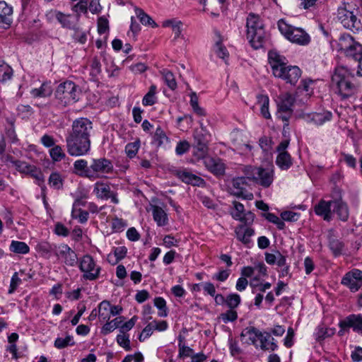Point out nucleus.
<instances>
[{"label": "nucleus", "mask_w": 362, "mask_h": 362, "mask_svg": "<svg viewBox=\"0 0 362 362\" xmlns=\"http://www.w3.org/2000/svg\"><path fill=\"white\" fill-rule=\"evenodd\" d=\"M269 64L272 74L286 83L295 85L301 76V71L296 66L287 65L286 59L276 51L268 53Z\"/></svg>", "instance_id": "1"}, {"label": "nucleus", "mask_w": 362, "mask_h": 362, "mask_svg": "<svg viewBox=\"0 0 362 362\" xmlns=\"http://www.w3.org/2000/svg\"><path fill=\"white\" fill-rule=\"evenodd\" d=\"M246 37L251 46L257 49L263 46L265 30L259 16L250 13L246 18Z\"/></svg>", "instance_id": "2"}, {"label": "nucleus", "mask_w": 362, "mask_h": 362, "mask_svg": "<svg viewBox=\"0 0 362 362\" xmlns=\"http://www.w3.org/2000/svg\"><path fill=\"white\" fill-rule=\"evenodd\" d=\"M354 75L344 66H338L332 77V86L337 89L338 93L344 98L354 94L356 86L354 83Z\"/></svg>", "instance_id": "3"}, {"label": "nucleus", "mask_w": 362, "mask_h": 362, "mask_svg": "<svg viewBox=\"0 0 362 362\" xmlns=\"http://www.w3.org/2000/svg\"><path fill=\"white\" fill-rule=\"evenodd\" d=\"M79 93L77 86L74 82L66 81L57 86L55 97L60 105L66 107L78 101Z\"/></svg>", "instance_id": "4"}, {"label": "nucleus", "mask_w": 362, "mask_h": 362, "mask_svg": "<svg viewBox=\"0 0 362 362\" xmlns=\"http://www.w3.org/2000/svg\"><path fill=\"white\" fill-rule=\"evenodd\" d=\"M338 51L346 57L358 62L362 57V45L348 34L342 35L338 42Z\"/></svg>", "instance_id": "5"}, {"label": "nucleus", "mask_w": 362, "mask_h": 362, "mask_svg": "<svg viewBox=\"0 0 362 362\" xmlns=\"http://www.w3.org/2000/svg\"><path fill=\"white\" fill-rule=\"evenodd\" d=\"M244 173L247 179L255 181L265 188L269 187L274 180L273 166L266 168L247 166L245 168Z\"/></svg>", "instance_id": "6"}, {"label": "nucleus", "mask_w": 362, "mask_h": 362, "mask_svg": "<svg viewBox=\"0 0 362 362\" xmlns=\"http://www.w3.org/2000/svg\"><path fill=\"white\" fill-rule=\"evenodd\" d=\"M279 29L289 41L300 45H306L310 41V35L302 28L288 25L284 21L278 23Z\"/></svg>", "instance_id": "7"}, {"label": "nucleus", "mask_w": 362, "mask_h": 362, "mask_svg": "<svg viewBox=\"0 0 362 362\" xmlns=\"http://www.w3.org/2000/svg\"><path fill=\"white\" fill-rule=\"evenodd\" d=\"M241 337H248L252 344L255 345L257 339L261 342V349L262 350H272L274 351L277 347L275 343L267 344V341L271 339V334L269 332L262 333L254 327H248L243 330Z\"/></svg>", "instance_id": "8"}, {"label": "nucleus", "mask_w": 362, "mask_h": 362, "mask_svg": "<svg viewBox=\"0 0 362 362\" xmlns=\"http://www.w3.org/2000/svg\"><path fill=\"white\" fill-rule=\"evenodd\" d=\"M68 153L73 156H82L90 148V140L69 134L66 139Z\"/></svg>", "instance_id": "9"}, {"label": "nucleus", "mask_w": 362, "mask_h": 362, "mask_svg": "<svg viewBox=\"0 0 362 362\" xmlns=\"http://www.w3.org/2000/svg\"><path fill=\"white\" fill-rule=\"evenodd\" d=\"M230 214L237 221L242 223L241 225L251 226L255 221V214L251 211H246L244 205L237 201L232 202V206L230 209Z\"/></svg>", "instance_id": "10"}, {"label": "nucleus", "mask_w": 362, "mask_h": 362, "mask_svg": "<svg viewBox=\"0 0 362 362\" xmlns=\"http://www.w3.org/2000/svg\"><path fill=\"white\" fill-rule=\"evenodd\" d=\"M337 19L347 29L358 30L360 27V21H358L356 16L345 6H341L338 8Z\"/></svg>", "instance_id": "11"}, {"label": "nucleus", "mask_w": 362, "mask_h": 362, "mask_svg": "<svg viewBox=\"0 0 362 362\" xmlns=\"http://www.w3.org/2000/svg\"><path fill=\"white\" fill-rule=\"evenodd\" d=\"M193 136L194 140V156L199 159L204 158L209 152V141L206 133L204 134L202 132H198V129H197L194 131Z\"/></svg>", "instance_id": "12"}, {"label": "nucleus", "mask_w": 362, "mask_h": 362, "mask_svg": "<svg viewBox=\"0 0 362 362\" xmlns=\"http://www.w3.org/2000/svg\"><path fill=\"white\" fill-rule=\"evenodd\" d=\"M341 284L352 292L357 291L362 286V271L354 269L347 272L341 279Z\"/></svg>", "instance_id": "13"}, {"label": "nucleus", "mask_w": 362, "mask_h": 362, "mask_svg": "<svg viewBox=\"0 0 362 362\" xmlns=\"http://www.w3.org/2000/svg\"><path fill=\"white\" fill-rule=\"evenodd\" d=\"M203 159L204 166L210 173L217 177L225 174L226 165L222 159L211 156H205Z\"/></svg>", "instance_id": "14"}, {"label": "nucleus", "mask_w": 362, "mask_h": 362, "mask_svg": "<svg viewBox=\"0 0 362 362\" xmlns=\"http://www.w3.org/2000/svg\"><path fill=\"white\" fill-rule=\"evenodd\" d=\"M339 325L341 329L339 332L340 335L343 334L342 330L349 328H352L354 331L362 334V315L360 314L350 315L344 320L340 321Z\"/></svg>", "instance_id": "15"}, {"label": "nucleus", "mask_w": 362, "mask_h": 362, "mask_svg": "<svg viewBox=\"0 0 362 362\" xmlns=\"http://www.w3.org/2000/svg\"><path fill=\"white\" fill-rule=\"evenodd\" d=\"M90 121L87 118H79L74 121L71 135L89 139Z\"/></svg>", "instance_id": "16"}, {"label": "nucleus", "mask_w": 362, "mask_h": 362, "mask_svg": "<svg viewBox=\"0 0 362 362\" xmlns=\"http://www.w3.org/2000/svg\"><path fill=\"white\" fill-rule=\"evenodd\" d=\"M235 231L237 238L244 244L245 247H250L252 246L251 238L254 235L255 230L250 226L240 225L236 227Z\"/></svg>", "instance_id": "17"}, {"label": "nucleus", "mask_w": 362, "mask_h": 362, "mask_svg": "<svg viewBox=\"0 0 362 362\" xmlns=\"http://www.w3.org/2000/svg\"><path fill=\"white\" fill-rule=\"evenodd\" d=\"M302 117L307 122L313 123L315 125H322L325 122L332 119V114L329 111H324L322 112L303 113L302 115Z\"/></svg>", "instance_id": "18"}, {"label": "nucleus", "mask_w": 362, "mask_h": 362, "mask_svg": "<svg viewBox=\"0 0 362 362\" xmlns=\"http://www.w3.org/2000/svg\"><path fill=\"white\" fill-rule=\"evenodd\" d=\"M13 8L6 1H0V27L8 28L12 23Z\"/></svg>", "instance_id": "19"}, {"label": "nucleus", "mask_w": 362, "mask_h": 362, "mask_svg": "<svg viewBox=\"0 0 362 362\" xmlns=\"http://www.w3.org/2000/svg\"><path fill=\"white\" fill-rule=\"evenodd\" d=\"M246 185L245 177H238L233 178L228 185V192L235 197H242L243 196Z\"/></svg>", "instance_id": "20"}, {"label": "nucleus", "mask_w": 362, "mask_h": 362, "mask_svg": "<svg viewBox=\"0 0 362 362\" xmlns=\"http://www.w3.org/2000/svg\"><path fill=\"white\" fill-rule=\"evenodd\" d=\"M153 220L158 226H165L168 224V216L165 211L160 206L151 205Z\"/></svg>", "instance_id": "21"}, {"label": "nucleus", "mask_w": 362, "mask_h": 362, "mask_svg": "<svg viewBox=\"0 0 362 362\" xmlns=\"http://www.w3.org/2000/svg\"><path fill=\"white\" fill-rule=\"evenodd\" d=\"M295 98L289 93H282L276 100L277 108L281 110H293Z\"/></svg>", "instance_id": "22"}, {"label": "nucleus", "mask_w": 362, "mask_h": 362, "mask_svg": "<svg viewBox=\"0 0 362 362\" xmlns=\"http://www.w3.org/2000/svg\"><path fill=\"white\" fill-rule=\"evenodd\" d=\"M92 170L100 173H110L113 170V165L107 159H97L93 160Z\"/></svg>", "instance_id": "23"}, {"label": "nucleus", "mask_w": 362, "mask_h": 362, "mask_svg": "<svg viewBox=\"0 0 362 362\" xmlns=\"http://www.w3.org/2000/svg\"><path fill=\"white\" fill-rule=\"evenodd\" d=\"M333 202L321 200L315 206V212L317 215L322 216L324 220L329 221L331 218V204Z\"/></svg>", "instance_id": "24"}, {"label": "nucleus", "mask_w": 362, "mask_h": 362, "mask_svg": "<svg viewBox=\"0 0 362 362\" xmlns=\"http://www.w3.org/2000/svg\"><path fill=\"white\" fill-rule=\"evenodd\" d=\"M257 104L259 106L261 115L267 119H271L269 112V98L267 95L259 94L257 95Z\"/></svg>", "instance_id": "25"}, {"label": "nucleus", "mask_w": 362, "mask_h": 362, "mask_svg": "<svg viewBox=\"0 0 362 362\" xmlns=\"http://www.w3.org/2000/svg\"><path fill=\"white\" fill-rule=\"evenodd\" d=\"M177 176L183 182L193 185H199L200 182H203V180L201 177L186 170L177 171Z\"/></svg>", "instance_id": "26"}, {"label": "nucleus", "mask_w": 362, "mask_h": 362, "mask_svg": "<svg viewBox=\"0 0 362 362\" xmlns=\"http://www.w3.org/2000/svg\"><path fill=\"white\" fill-rule=\"evenodd\" d=\"M54 17L64 28H71L74 25L76 18L71 15H66L60 11H54Z\"/></svg>", "instance_id": "27"}, {"label": "nucleus", "mask_w": 362, "mask_h": 362, "mask_svg": "<svg viewBox=\"0 0 362 362\" xmlns=\"http://www.w3.org/2000/svg\"><path fill=\"white\" fill-rule=\"evenodd\" d=\"M53 89L48 83H44L39 88H34L30 93L34 98H45L52 95Z\"/></svg>", "instance_id": "28"}, {"label": "nucleus", "mask_w": 362, "mask_h": 362, "mask_svg": "<svg viewBox=\"0 0 362 362\" xmlns=\"http://www.w3.org/2000/svg\"><path fill=\"white\" fill-rule=\"evenodd\" d=\"M266 262L269 264H277L279 267L286 265V257L281 255L279 250L275 251V254L265 253Z\"/></svg>", "instance_id": "29"}, {"label": "nucleus", "mask_w": 362, "mask_h": 362, "mask_svg": "<svg viewBox=\"0 0 362 362\" xmlns=\"http://www.w3.org/2000/svg\"><path fill=\"white\" fill-rule=\"evenodd\" d=\"M276 165L281 170H287L292 165V159L288 152H281L276 159Z\"/></svg>", "instance_id": "30"}, {"label": "nucleus", "mask_w": 362, "mask_h": 362, "mask_svg": "<svg viewBox=\"0 0 362 362\" xmlns=\"http://www.w3.org/2000/svg\"><path fill=\"white\" fill-rule=\"evenodd\" d=\"M75 173L79 176L89 177V169L88 162L83 159H80L74 162V164Z\"/></svg>", "instance_id": "31"}, {"label": "nucleus", "mask_w": 362, "mask_h": 362, "mask_svg": "<svg viewBox=\"0 0 362 362\" xmlns=\"http://www.w3.org/2000/svg\"><path fill=\"white\" fill-rule=\"evenodd\" d=\"M334 204V211L337 213L339 218L343 221H347L349 218V208L348 206L341 202H333Z\"/></svg>", "instance_id": "32"}, {"label": "nucleus", "mask_w": 362, "mask_h": 362, "mask_svg": "<svg viewBox=\"0 0 362 362\" xmlns=\"http://www.w3.org/2000/svg\"><path fill=\"white\" fill-rule=\"evenodd\" d=\"M157 87L156 85H151L148 93L144 95L142 100V104L144 106H151L156 103Z\"/></svg>", "instance_id": "33"}, {"label": "nucleus", "mask_w": 362, "mask_h": 362, "mask_svg": "<svg viewBox=\"0 0 362 362\" xmlns=\"http://www.w3.org/2000/svg\"><path fill=\"white\" fill-rule=\"evenodd\" d=\"M9 160L16 169L21 173L28 175L31 172L35 165L28 164V163L22 160H14L11 158L8 157Z\"/></svg>", "instance_id": "34"}, {"label": "nucleus", "mask_w": 362, "mask_h": 362, "mask_svg": "<svg viewBox=\"0 0 362 362\" xmlns=\"http://www.w3.org/2000/svg\"><path fill=\"white\" fill-rule=\"evenodd\" d=\"M153 142L155 143L158 146H160L169 142V138L167 136L165 132L160 126L156 128L153 135Z\"/></svg>", "instance_id": "35"}, {"label": "nucleus", "mask_w": 362, "mask_h": 362, "mask_svg": "<svg viewBox=\"0 0 362 362\" xmlns=\"http://www.w3.org/2000/svg\"><path fill=\"white\" fill-rule=\"evenodd\" d=\"M111 305L108 301L104 300L98 306V316L103 320H109L110 318Z\"/></svg>", "instance_id": "36"}, {"label": "nucleus", "mask_w": 362, "mask_h": 362, "mask_svg": "<svg viewBox=\"0 0 362 362\" xmlns=\"http://www.w3.org/2000/svg\"><path fill=\"white\" fill-rule=\"evenodd\" d=\"M94 191L96 195L101 199H108L110 194V188L108 185L97 182Z\"/></svg>", "instance_id": "37"}, {"label": "nucleus", "mask_w": 362, "mask_h": 362, "mask_svg": "<svg viewBox=\"0 0 362 362\" xmlns=\"http://www.w3.org/2000/svg\"><path fill=\"white\" fill-rule=\"evenodd\" d=\"M13 69L7 64L0 61V82L4 83L11 78Z\"/></svg>", "instance_id": "38"}, {"label": "nucleus", "mask_w": 362, "mask_h": 362, "mask_svg": "<svg viewBox=\"0 0 362 362\" xmlns=\"http://www.w3.org/2000/svg\"><path fill=\"white\" fill-rule=\"evenodd\" d=\"M137 18L139 19L140 22L144 25H148L152 28L157 27V24L155 21L142 9L136 8L135 10Z\"/></svg>", "instance_id": "39"}, {"label": "nucleus", "mask_w": 362, "mask_h": 362, "mask_svg": "<svg viewBox=\"0 0 362 362\" xmlns=\"http://www.w3.org/2000/svg\"><path fill=\"white\" fill-rule=\"evenodd\" d=\"M79 267L84 272L83 277L90 280V256L85 255L80 262Z\"/></svg>", "instance_id": "40"}, {"label": "nucleus", "mask_w": 362, "mask_h": 362, "mask_svg": "<svg viewBox=\"0 0 362 362\" xmlns=\"http://www.w3.org/2000/svg\"><path fill=\"white\" fill-rule=\"evenodd\" d=\"M90 6L89 0H81L78 3L73 6V10L77 13L78 16L82 14H88V8Z\"/></svg>", "instance_id": "41"}, {"label": "nucleus", "mask_w": 362, "mask_h": 362, "mask_svg": "<svg viewBox=\"0 0 362 362\" xmlns=\"http://www.w3.org/2000/svg\"><path fill=\"white\" fill-rule=\"evenodd\" d=\"M161 74L166 85L172 90L175 89L177 87V83L173 74L167 69L163 70Z\"/></svg>", "instance_id": "42"}, {"label": "nucleus", "mask_w": 362, "mask_h": 362, "mask_svg": "<svg viewBox=\"0 0 362 362\" xmlns=\"http://www.w3.org/2000/svg\"><path fill=\"white\" fill-rule=\"evenodd\" d=\"M293 115V110H281L277 108L276 117L284 122V127H288L289 119Z\"/></svg>", "instance_id": "43"}, {"label": "nucleus", "mask_w": 362, "mask_h": 362, "mask_svg": "<svg viewBox=\"0 0 362 362\" xmlns=\"http://www.w3.org/2000/svg\"><path fill=\"white\" fill-rule=\"evenodd\" d=\"M49 155L52 159L55 162L60 161L65 157V153L62 147L58 145L53 146L49 150Z\"/></svg>", "instance_id": "44"}, {"label": "nucleus", "mask_w": 362, "mask_h": 362, "mask_svg": "<svg viewBox=\"0 0 362 362\" xmlns=\"http://www.w3.org/2000/svg\"><path fill=\"white\" fill-rule=\"evenodd\" d=\"M263 216L268 221L274 223L279 230L284 228V222L274 214L266 213Z\"/></svg>", "instance_id": "45"}, {"label": "nucleus", "mask_w": 362, "mask_h": 362, "mask_svg": "<svg viewBox=\"0 0 362 362\" xmlns=\"http://www.w3.org/2000/svg\"><path fill=\"white\" fill-rule=\"evenodd\" d=\"M49 185L57 189L62 188V179L59 173H53L49 177Z\"/></svg>", "instance_id": "46"}, {"label": "nucleus", "mask_w": 362, "mask_h": 362, "mask_svg": "<svg viewBox=\"0 0 362 362\" xmlns=\"http://www.w3.org/2000/svg\"><path fill=\"white\" fill-rule=\"evenodd\" d=\"M240 303V297L238 294H230L226 298V304L230 309L237 308Z\"/></svg>", "instance_id": "47"}, {"label": "nucleus", "mask_w": 362, "mask_h": 362, "mask_svg": "<svg viewBox=\"0 0 362 362\" xmlns=\"http://www.w3.org/2000/svg\"><path fill=\"white\" fill-rule=\"evenodd\" d=\"M74 342L71 336H67L65 338H57L54 341V346L57 349H64L69 345H73Z\"/></svg>", "instance_id": "48"}, {"label": "nucleus", "mask_w": 362, "mask_h": 362, "mask_svg": "<svg viewBox=\"0 0 362 362\" xmlns=\"http://www.w3.org/2000/svg\"><path fill=\"white\" fill-rule=\"evenodd\" d=\"M139 148V142H132L128 144L125 147V152L130 158H134L138 153Z\"/></svg>", "instance_id": "49"}, {"label": "nucleus", "mask_w": 362, "mask_h": 362, "mask_svg": "<svg viewBox=\"0 0 362 362\" xmlns=\"http://www.w3.org/2000/svg\"><path fill=\"white\" fill-rule=\"evenodd\" d=\"M100 62L98 60L94 59L92 61V81L99 83L100 78L98 76L100 74Z\"/></svg>", "instance_id": "50"}, {"label": "nucleus", "mask_w": 362, "mask_h": 362, "mask_svg": "<svg viewBox=\"0 0 362 362\" xmlns=\"http://www.w3.org/2000/svg\"><path fill=\"white\" fill-rule=\"evenodd\" d=\"M190 148L189 143L186 141H180L177 144L176 148H175V153L178 156H182L184 153H187Z\"/></svg>", "instance_id": "51"}, {"label": "nucleus", "mask_w": 362, "mask_h": 362, "mask_svg": "<svg viewBox=\"0 0 362 362\" xmlns=\"http://www.w3.org/2000/svg\"><path fill=\"white\" fill-rule=\"evenodd\" d=\"M214 51L217 56L223 59H225L228 57V52L221 41L216 43L214 46Z\"/></svg>", "instance_id": "52"}, {"label": "nucleus", "mask_w": 362, "mask_h": 362, "mask_svg": "<svg viewBox=\"0 0 362 362\" xmlns=\"http://www.w3.org/2000/svg\"><path fill=\"white\" fill-rule=\"evenodd\" d=\"M109 30V23L107 18L100 17L98 20V32L102 35Z\"/></svg>", "instance_id": "53"}, {"label": "nucleus", "mask_w": 362, "mask_h": 362, "mask_svg": "<svg viewBox=\"0 0 362 362\" xmlns=\"http://www.w3.org/2000/svg\"><path fill=\"white\" fill-rule=\"evenodd\" d=\"M117 341L118 344L124 348L126 350L129 351L130 350V341L129 339V337L125 333H122L121 334H119L117 337Z\"/></svg>", "instance_id": "54"}, {"label": "nucleus", "mask_w": 362, "mask_h": 362, "mask_svg": "<svg viewBox=\"0 0 362 362\" xmlns=\"http://www.w3.org/2000/svg\"><path fill=\"white\" fill-rule=\"evenodd\" d=\"M221 318L223 320L224 322H227L228 321H235L238 318V313L233 309L228 310L226 313H222L221 315Z\"/></svg>", "instance_id": "55"}, {"label": "nucleus", "mask_w": 362, "mask_h": 362, "mask_svg": "<svg viewBox=\"0 0 362 362\" xmlns=\"http://www.w3.org/2000/svg\"><path fill=\"white\" fill-rule=\"evenodd\" d=\"M127 226V223L122 219L115 218L112 220V227L115 232L123 230Z\"/></svg>", "instance_id": "56"}, {"label": "nucleus", "mask_w": 362, "mask_h": 362, "mask_svg": "<svg viewBox=\"0 0 362 362\" xmlns=\"http://www.w3.org/2000/svg\"><path fill=\"white\" fill-rule=\"evenodd\" d=\"M154 304L155 305L161 310V313L160 314V316H166L167 312H166V303L165 300L160 297L156 298L154 299Z\"/></svg>", "instance_id": "57"}, {"label": "nucleus", "mask_w": 362, "mask_h": 362, "mask_svg": "<svg viewBox=\"0 0 362 362\" xmlns=\"http://www.w3.org/2000/svg\"><path fill=\"white\" fill-rule=\"evenodd\" d=\"M21 282V280L18 277V272H15L11 279L8 293H13L16 290L17 287L18 286V285L20 284Z\"/></svg>", "instance_id": "58"}, {"label": "nucleus", "mask_w": 362, "mask_h": 362, "mask_svg": "<svg viewBox=\"0 0 362 362\" xmlns=\"http://www.w3.org/2000/svg\"><path fill=\"white\" fill-rule=\"evenodd\" d=\"M28 175L35 178L37 181V184L39 185L44 182L43 174L41 170L35 166L33 167V170Z\"/></svg>", "instance_id": "59"}, {"label": "nucleus", "mask_w": 362, "mask_h": 362, "mask_svg": "<svg viewBox=\"0 0 362 362\" xmlns=\"http://www.w3.org/2000/svg\"><path fill=\"white\" fill-rule=\"evenodd\" d=\"M165 26H171L173 29V32L175 34V37H178L181 34V25L182 23L180 22L173 23V21H166L164 23Z\"/></svg>", "instance_id": "60"}, {"label": "nucleus", "mask_w": 362, "mask_h": 362, "mask_svg": "<svg viewBox=\"0 0 362 362\" xmlns=\"http://www.w3.org/2000/svg\"><path fill=\"white\" fill-rule=\"evenodd\" d=\"M180 241L171 235H166L163 238V245L165 247H179Z\"/></svg>", "instance_id": "61"}, {"label": "nucleus", "mask_w": 362, "mask_h": 362, "mask_svg": "<svg viewBox=\"0 0 362 362\" xmlns=\"http://www.w3.org/2000/svg\"><path fill=\"white\" fill-rule=\"evenodd\" d=\"M154 330V327L152 325V322L149 323L142 331L141 334L139 335V339L142 341L148 337L151 336Z\"/></svg>", "instance_id": "62"}, {"label": "nucleus", "mask_w": 362, "mask_h": 362, "mask_svg": "<svg viewBox=\"0 0 362 362\" xmlns=\"http://www.w3.org/2000/svg\"><path fill=\"white\" fill-rule=\"evenodd\" d=\"M40 141L42 144L47 148L53 147L55 146V141L53 136L48 134L43 135L41 137Z\"/></svg>", "instance_id": "63"}, {"label": "nucleus", "mask_w": 362, "mask_h": 362, "mask_svg": "<svg viewBox=\"0 0 362 362\" xmlns=\"http://www.w3.org/2000/svg\"><path fill=\"white\" fill-rule=\"evenodd\" d=\"M298 214L293 211H284L281 214V220L287 221H294L297 220Z\"/></svg>", "instance_id": "64"}]
</instances>
